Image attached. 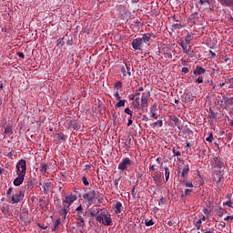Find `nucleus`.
<instances>
[{
  "instance_id": "nucleus-32",
  "label": "nucleus",
  "mask_w": 233,
  "mask_h": 233,
  "mask_svg": "<svg viewBox=\"0 0 233 233\" xmlns=\"http://www.w3.org/2000/svg\"><path fill=\"white\" fill-rule=\"evenodd\" d=\"M169 118H170V121L175 123V125H177V123H179V118H177V116H170Z\"/></svg>"
},
{
  "instance_id": "nucleus-53",
  "label": "nucleus",
  "mask_w": 233,
  "mask_h": 233,
  "mask_svg": "<svg viewBox=\"0 0 233 233\" xmlns=\"http://www.w3.org/2000/svg\"><path fill=\"white\" fill-rule=\"evenodd\" d=\"M12 190H13V188L12 187H9L8 188V190H7V192H6V196H7V198H11L12 196Z\"/></svg>"
},
{
  "instance_id": "nucleus-42",
  "label": "nucleus",
  "mask_w": 233,
  "mask_h": 233,
  "mask_svg": "<svg viewBox=\"0 0 233 233\" xmlns=\"http://www.w3.org/2000/svg\"><path fill=\"white\" fill-rule=\"evenodd\" d=\"M114 185H115V188H116V190H119V179L116 178V179L114 180Z\"/></svg>"
},
{
  "instance_id": "nucleus-2",
  "label": "nucleus",
  "mask_w": 233,
  "mask_h": 233,
  "mask_svg": "<svg viewBox=\"0 0 233 233\" xmlns=\"http://www.w3.org/2000/svg\"><path fill=\"white\" fill-rule=\"evenodd\" d=\"M150 97V91L142 93L141 100L139 97H136L131 103L135 110H147L148 108V98Z\"/></svg>"
},
{
  "instance_id": "nucleus-46",
  "label": "nucleus",
  "mask_w": 233,
  "mask_h": 233,
  "mask_svg": "<svg viewBox=\"0 0 233 233\" xmlns=\"http://www.w3.org/2000/svg\"><path fill=\"white\" fill-rule=\"evenodd\" d=\"M196 83L201 84L203 83V76H198V77L195 80Z\"/></svg>"
},
{
  "instance_id": "nucleus-31",
  "label": "nucleus",
  "mask_w": 233,
  "mask_h": 233,
  "mask_svg": "<svg viewBox=\"0 0 233 233\" xmlns=\"http://www.w3.org/2000/svg\"><path fill=\"white\" fill-rule=\"evenodd\" d=\"M127 103V100H119L116 104V108H121V106H125V104Z\"/></svg>"
},
{
  "instance_id": "nucleus-11",
  "label": "nucleus",
  "mask_w": 233,
  "mask_h": 233,
  "mask_svg": "<svg viewBox=\"0 0 233 233\" xmlns=\"http://www.w3.org/2000/svg\"><path fill=\"white\" fill-rule=\"evenodd\" d=\"M102 223L106 227H112L113 223H112V218H110V215H104Z\"/></svg>"
},
{
  "instance_id": "nucleus-45",
  "label": "nucleus",
  "mask_w": 233,
  "mask_h": 233,
  "mask_svg": "<svg viewBox=\"0 0 233 233\" xmlns=\"http://www.w3.org/2000/svg\"><path fill=\"white\" fill-rule=\"evenodd\" d=\"M126 68L127 71V76H132V68H130L127 64H126Z\"/></svg>"
},
{
  "instance_id": "nucleus-20",
  "label": "nucleus",
  "mask_w": 233,
  "mask_h": 233,
  "mask_svg": "<svg viewBox=\"0 0 233 233\" xmlns=\"http://www.w3.org/2000/svg\"><path fill=\"white\" fill-rule=\"evenodd\" d=\"M199 19V14L198 12H195L190 15L189 20L192 21L193 23H196Z\"/></svg>"
},
{
  "instance_id": "nucleus-34",
  "label": "nucleus",
  "mask_w": 233,
  "mask_h": 233,
  "mask_svg": "<svg viewBox=\"0 0 233 233\" xmlns=\"http://www.w3.org/2000/svg\"><path fill=\"white\" fill-rule=\"evenodd\" d=\"M57 141H65V135L63 133H58L56 135Z\"/></svg>"
},
{
  "instance_id": "nucleus-52",
  "label": "nucleus",
  "mask_w": 233,
  "mask_h": 233,
  "mask_svg": "<svg viewBox=\"0 0 233 233\" xmlns=\"http://www.w3.org/2000/svg\"><path fill=\"white\" fill-rule=\"evenodd\" d=\"M103 218H104V215L102 217L101 216L96 217V221H98V223H101V221L103 222Z\"/></svg>"
},
{
  "instance_id": "nucleus-16",
  "label": "nucleus",
  "mask_w": 233,
  "mask_h": 233,
  "mask_svg": "<svg viewBox=\"0 0 233 233\" xmlns=\"http://www.w3.org/2000/svg\"><path fill=\"white\" fill-rule=\"evenodd\" d=\"M66 206H64L63 208L59 211L60 216L64 217V219H66V216H68V209Z\"/></svg>"
},
{
  "instance_id": "nucleus-13",
  "label": "nucleus",
  "mask_w": 233,
  "mask_h": 233,
  "mask_svg": "<svg viewBox=\"0 0 233 233\" xmlns=\"http://www.w3.org/2000/svg\"><path fill=\"white\" fill-rule=\"evenodd\" d=\"M69 128H73V130H79V128H81V125L77 123V120H71L69 122Z\"/></svg>"
},
{
  "instance_id": "nucleus-18",
  "label": "nucleus",
  "mask_w": 233,
  "mask_h": 233,
  "mask_svg": "<svg viewBox=\"0 0 233 233\" xmlns=\"http://www.w3.org/2000/svg\"><path fill=\"white\" fill-rule=\"evenodd\" d=\"M220 5L223 6H232L233 7V0H218Z\"/></svg>"
},
{
  "instance_id": "nucleus-47",
  "label": "nucleus",
  "mask_w": 233,
  "mask_h": 233,
  "mask_svg": "<svg viewBox=\"0 0 233 233\" xmlns=\"http://www.w3.org/2000/svg\"><path fill=\"white\" fill-rule=\"evenodd\" d=\"M56 43H57V46H63V45H65V42H63V39H57V41H56Z\"/></svg>"
},
{
  "instance_id": "nucleus-40",
  "label": "nucleus",
  "mask_w": 233,
  "mask_h": 233,
  "mask_svg": "<svg viewBox=\"0 0 233 233\" xmlns=\"http://www.w3.org/2000/svg\"><path fill=\"white\" fill-rule=\"evenodd\" d=\"M121 86H123V83H121L120 81L116 82L114 86V88H116L117 90H119L121 88Z\"/></svg>"
},
{
  "instance_id": "nucleus-5",
  "label": "nucleus",
  "mask_w": 233,
  "mask_h": 233,
  "mask_svg": "<svg viewBox=\"0 0 233 233\" xmlns=\"http://www.w3.org/2000/svg\"><path fill=\"white\" fill-rule=\"evenodd\" d=\"M134 165V161H132L130 158L126 157L124 158L118 165V170H121L122 172H125L130 168L131 166Z\"/></svg>"
},
{
  "instance_id": "nucleus-43",
  "label": "nucleus",
  "mask_w": 233,
  "mask_h": 233,
  "mask_svg": "<svg viewBox=\"0 0 233 233\" xmlns=\"http://www.w3.org/2000/svg\"><path fill=\"white\" fill-rule=\"evenodd\" d=\"M190 194H192V189L187 188V189L185 190V192H184V195H182V198H183L184 196H190Z\"/></svg>"
},
{
  "instance_id": "nucleus-19",
  "label": "nucleus",
  "mask_w": 233,
  "mask_h": 233,
  "mask_svg": "<svg viewBox=\"0 0 233 233\" xmlns=\"http://www.w3.org/2000/svg\"><path fill=\"white\" fill-rule=\"evenodd\" d=\"M40 172L43 176H46V174H48V164H42L40 167Z\"/></svg>"
},
{
  "instance_id": "nucleus-27",
  "label": "nucleus",
  "mask_w": 233,
  "mask_h": 233,
  "mask_svg": "<svg viewBox=\"0 0 233 233\" xmlns=\"http://www.w3.org/2000/svg\"><path fill=\"white\" fill-rule=\"evenodd\" d=\"M5 134H9V136H12V134H14V128H12V126H7L5 128Z\"/></svg>"
},
{
  "instance_id": "nucleus-3",
  "label": "nucleus",
  "mask_w": 233,
  "mask_h": 233,
  "mask_svg": "<svg viewBox=\"0 0 233 233\" xmlns=\"http://www.w3.org/2000/svg\"><path fill=\"white\" fill-rule=\"evenodd\" d=\"M190 43H192V34L188 33L185 37L184 40L180 39L178 40V45L179 46H181L183 53L187 54L188 56V54H190V51L188 50V46L190 45Z\"/></svg>"
},
{
  "instance_id": "nucleus-35",
  "label": "nucleus",
  "mask_w": 233,
  "mask_h": 233,
  "mask_svg": "<svg viewBox=\"0 0 233 233\" xmlns=\"http://www.w3.org/2000/svg\"><path fill=\"white\" fill-rule=\"evenodd\" d=\"M125 114H127L128 116H130V117H132L134 112H132V110H130L129 107H127L125 110H124Z\"/></svg>"
},
{
  "instance_id": "nucleus-49",
  "label": "nucleus",
  "mask_w": 233,
  "mask_h": 233,
  "mask_svg": "<svg viewBox=\"0 0 233 233\" xmlns=\"http://www.w3.org/2000/svg\"><path fill=\"white\" fill-rule=\"evenodd\" d=\"M173 154H174V156H177V157L181 156V152L177 151V150H176V147H173Z\"/></svg>"
},
{
  "instance_id": "nucleus-10",
  "label": "nucleus",
  "mask_w": 233,
  "mask_h": 233,
  "mask_svg": "<svg viewBox=\"0 0 233 233\" xmlns=\"http://www.w3.org/2000/svg\"><path fill=\"white\" fill-rule=\"evenodd\" d=\"M24 189L26 192H30V190L34 189V181L32 179H28L24 183Z\"/></svg>"
},
{
  "instance_id": "nucleus-62",
  "label": "nucleus",
  "mask_w": 233,
  "mask_h": 233,
  "mask_svg": "<svg viewBox=\"0 0 233 233\" xmlns=\"http://www.w3.org/2000/svg\"><path fill=\"white\" fill-rule=\"evenodd\" d=\"M26 216H28L26 213L20 214V219H25V218H26Z\"/></svg>"
},
{
  "instance_id": "nucleus-28",
  "label": "nucleus",
  "mask_w": 233,
  "mask_h": 233,
  "mask_svg": "<svg viewBox=\"0 0 233 233\" xmlns=\"http://www.w3.org/2000/svg\"><path fill=\"white\" fill-rule=\"evenodd\" d=\"M225 99H227V96H222V100H216L215 101V105H218V106H223V103L225 101Z\"/></svg>"
},
{
  "instance_id": "nucleus-51",
  "label": "nucleus",
  "mask_w": 233,
  "mask_h": 233,
  "mask_svg": "<svg viewBox=\"0 0 233 233\" xmlns=\"http://www.w3.org/2000/svg\"><path fill=\"white\" fill-rule=\"evenodd\" d=\"M60 223H61V220L56 219V220L55 221V228H54L53 230H56V228H57V227H59Z\"/></svg>"
},
{
  "instance_id": "nucleus-39",
  "label": "nucleus",
  "mask_w": 233,
  "mask_h": 233,
  "mask_svg": "<svg viewBox=\"0 0 233 233\" xmlns=\"http://www.w3.org/2000/svg\"><path fill=\"white\" fill-rule=\"evenodd\" d=\"M145 225H146V227H152V225H154V220H152V219L146 220Z\"/></svg>"
},
{
  "instance_id": "nucleus-26",
  "label": "nucleus",
  "mask_w": 233,
  "mask_h": 233,
  "mask_svg": "<svg viewBox=\"0 0 233 233\" xmlns=\"http://www.w3.org/2000/svg\"><path fill=\"white\" fill-rule=\"evenodd\" d=\"M185 25L181 24H173L172 25V31L175 32V30H181Z\"/></svg>"
},
{
  "instance_id": "nucleus-8",
  "label": "nucleus",
  "mask_w": 233,
  "mask_h": 233,
  "mask_svg": "<svg viewBox=\"0 0 233 233\" xmlns=\"http://www.w3.org/2000/svg\"><path fill=\"white\" fill-rule=\"evenodd\" d=\"M84 199H87L89 205L94 203V199H96V190L90 189L87 193L83 195Z\"/></svg>"
},
{
  "instance_id": "nucleus-56",
  "label": "nucleus",
  "mask_w": 233,
  "mask_h": 233,
  "mask_svg": "<svg viewBox=\"0 0 233 233\" xmlns=\"http://www.w3.org/2000/svg\"><path fill=\"white\" fill-rule=\"evenodd\" d=\"M224 221H233V216H228L226 218H224Z\"/></svg>"
},
{
  "instance_id": "nucleus-59",
  "label": "nucleus",
  "mask_w": 233,
  "mask_h": 233,
  "mask_svg": "<svg viewBox=\"0 0 233 233\" xmlns=\"http://www.w3.org/2000/svg\"><path fill=\"white\" fill-rule=\"evenodd\" d=\"M132 123H134V121H132V116H130L127 121V127H131Z\"/></svg>"
},
{
  "instance_id": "nucleus-37",
  "label": "nucleus",
  "mask_w": 233,
  "mask_h": 233,
  "mask_svg": "<svg viewBox=\"0 0 233 233\" xmlns=\"http://www.w3.org/2000/svg\"><path fill=\"white\" fill-rule=\"evenodd\" d=\"M82 181H83L85 187H88V185H90V183L88 182V179L86 178V176H84V177H82Z\"/></svg>"
},
{
  "instance_id": "nucleus-29",
  "label": "nucleus",
  "mask_w": 233,
  "mask_h": 233,
  "mask_svg": "<svg viewBox=\"0 0 233 233\" xmlns=\"http://www.w3.org/2000/svg\"><path fill=\"white\" fill-rule=\"evenodd\" d=\"M164 170H165L166 181H168L170 177V169L168 167H164Z\"/></svg>"
},
{
  "instance_id": "nucleus-64",
  "label": "nucleus",
  "mask_w": 233,
  "mask_h": 233,
  "mask_svg": "<svg viewBox=\"0 0 233 233\" xmlns=\"http://www.w3.org/2000/svg\"><path fill=\"white\" fill-rule=\"evenodd\" d=\"M226 83H229V85H233V77L228 79V81H226Z\"/></svg>"
},
{
  "instance_id": "nucleus-36",
  "label": "nucleus",
  "mask_w": 233,
  "mask_h": 233,
  "mask_svg": "<svg viewBox=\"0 0 233 233\" xmlns=\"http://www.w3.org/2000/svg\"><path fill=\"white\" fill-rule=\"evenodd\" d=\"M206 141H208V143H212V141H214V135L210 133L208 137L206 138Z\"/></svg>"
},
{
  "instance_id": "nucleus-4",
  "label": "nucleus",
  "mask_w": 233,
  "mask_h": 233,
  "mask_svg": "<svg viewBox=\"0 0 233 233\" xmlns=\"http://www.w3.org/2000/svg\"><path fill=\"white\" fill-rule=\"evenodd\" d=\"M25 199V190H19L15 195L7 198V203L11 205H15V203H21Z\"/></svg>"
},
{
  "instance_id": "nucleus-17",
  "label": "nucleus",
  "mask_w": 233,
  "mask_h": 233,
  "mask_svg": "<svg viewBox=\"0 0 233 233\" xmlns=\"http://www.w3.org/2000/svg\"><path fill=\"white\" fill-rule=\"evenodd\" d=\"M188 172H190V167H188V165H186V167L182 169V173H181L182 179H185V177L188 176Z\"/></svg>"
},
{
  "instance_id": "nucleus-14",
  "label": "nucleus",
  "mask_w": 233,
  "mask_h": 233,
  "mask_svg": "<svg viewBox=\"0 0 233 233\" xmlns=\"http://www.w3.org/2000/svg\"><path fill=\"white\" fill-rule=\"evenodd\" d=\"M157 111V106L153 105L150 108V114H151V117H153L154 119L158 118L157 115L156 114Z\"/></svg>"
},
{
  "instance_id": "nucleus-30",
  "label": "nucleus",
  "mask_w": 233,
  "mask_h": 233,
  "mask_svg": "<svg viewBox=\"0 0 233 233\" xmlns=\"http://www.w3.org/2000/svg\"><path fill=\"white\" fill-rule=\"evenodd\" d=\"M210 113V117L212 119H215V121H218V113L214 112V110L210 109L209 110Z\"/></svg>"
},
{
  "instance_id": "nucleus-50",
  "label": "nucleus",
  "mask_w": 233,
  "mask_h": 233,
  "mask_svg": "<svg viewBox=\"0 0 233 233\" xmlns=\"http://www.w3.org/2000/svg\"><path fill=\"white\" fill-rule=\"evenodd\" d=\"M217 213H218V216H223V208H218L217 209Z\"/></svg>"
},
{
  "instance_id": "nucleus-23",
  "label": "nucleus",
  "mask_w": 233,
  "mask_h": 233,
  "mask_svg": "<svg viewBox=\"0 0 233 233\" xmlns=\"http://www.w3.org/2000/svg\"><path fill=\"white\" fill-rule=\"evenodd\" d=\"M150 127L152 128H156V127H158V128H161V127H163V120H157V122L150 124Z\"/></svg>"
},
{
  "instance_id": "nucleus-1",
  "label": "nucleus",
  "mask_w": 233,
  "mask_h": 233,
  "mask_svg": "<svg viewBox=\"0 0 233 233\" xmlns=\"http://www.w3.org/2000/svg\"><path fill=\"white\" fill-rule=\"evenodd\" d=\"M16 175L17 177L14 180L15 187H21L25 181V176H26V160L20 159L16 163Z\"/></svg>"
},
{
  "instance_id": "nucleus-25",
  "label": "nucleus",
  "mask_w": 233,
  "mask_h": 233,
  "mask_svg": "<svg viewBox=\"0 0 233 233\" xmlns=\"http://www.w3.org/2000/svg\"><path fill=\"white\" fill-rule=\"evenodd\" d=\"M153 179L156 183H161V174H158L157 171L155 172Z\"/></svg>"
},
{
  "instance_id": "nucleus-6",
  "label": "nucleus",
  "mask_w": 233,
  "mask_h": 233,
  "mask_svg": "<svg viewBox=\"0 0 233 233\" xmlns=\"http://www.w3.org/2000/svg\"><path fill=\"white\" fill-rule=\"evenodd\" d=\"M76 200L77 195L74 194L66 195L62 199L64 207H66L67 208H70V205H72V203Z\"/></svg>"
},
{
  "instance_id": "nucleus-54",
  "label": "nucleus",
  "mask_w": 233,
  "mask_h": 233,
  "mask_svg": "<svg viewBox=\"0 0 233 233\" xmlns=\"http://www.w3.org/2000/svg\"><path fill=\"white\" fill-rule=\"evenodd\" d=\"M205 3H208V5H210V0H199L200 5H205Z\"/></svg>"
},
{
  "instance_id": "nucleus-60",
  "label": "nucleus",
  "mask_w": 233,
  "mask_h": 233,
  "mask_svg": "<svg viewBox=\"0 0 233 233\" xmlns=\"http://www.w3.org/2000/svg\"><path fill=\"white\" fill-rule=\"evenodd\" d=\"M115 97L116 98L117 101H119V99H121V96H119V92H116L115 94Z\"/></svg>"
},
{
  "instance_id": "nucleus-7",
  "label": "nucleus",
  "mask_w": 233,
  "mask_h": 233,
  "mask_svg": "<svg viewBox=\"0 0 233 233\" xmlns=\"http://www.w3.org/2000/svg\"><path fill=\"white\" fill-rule=\"evenodd\" d=\"M131 46L134 50L141 52L143 50V39L141 37L133 39Z\"/></svg>"
},
{
  "instance_id": "nucleus-41",
  "label": "nucleus",
  "mask_w": 233,
  "mask_h": 233,
  "mask_svg": "<svg viewBox=\"0 0 233 233\" xmlns=\"http://www.w3.org/2000/svg\"><path fill=\"white\" fill-rule=\"evenodd\" d=\"M98 211L93 210L89 212L91 218H97Z\"/></svg>"
},
{
  "instance_id": "nucleus-9",
  "label": "nucleus",
  "mask_w": 233,
  "mask_h": 233,
  "mask_svg": "<svg viewBox=\"0 0 233 233\" xmlns=\"http://www.w3.org/2000/svg\"><path fill=\"white\" fill-rule=\"evenodd\" d=\"M212 163H214L215 168H225V161H223V158L221 157H214Z\"/></svg>"
},
{
  "instance_id": "nucleus-55",
  "label": "nucleus",
  "mask_w": 233,
  "mask_h": 233,
  "mask_svg": "<svg viewBox=\"0 0 233 233\" xmlns=\"http://www.w3.org/2000/svg\"><path fill=\"white\" fill-rule=\"evenodd\" d=\"M149 170H150V172H155V170H156V166L150 164V165H149Z\"/></svg>"
},
{
  "instance_id": "nucleus-24",
  "label": "nucleus",
  "mask_w": 233,
  "mask_h": 233,
  "mask_svg": "<svg viewBox=\"0 0 233 233\" xmlns=\"http://www.w3.org/2000/svg\"><path fill=\"white\" fill-rule=\"evenodd\" d=\"M115 208L116 214H121V208H123V204H121V202H116Z\"/></svg>"
},
{
  "instance_id": "nucleus-44",
  "label": "nucleus",
  "mask_w": 233,
  "mask_h": 233,
  "mask_svg": "<svg viewBox=\"0 0 233 233\" xmlns=\"http://www.w3.org/2000/svg\"><path fill=\"white\" fill-rule=\"evenodd\" d=\"M223 205H224V207H229L230 208H233L231 200L225 202Z\"/></svg>"
},
{
  "instance_id": "nucleus-38",
  "label": "nucleus",
  "mask_w": 233,
  "mask_h": 233,
  "mask_svg": "<svg viewBox=\"0 0 233 233\" xmlns=\"http://www.w3.org/2000/svg\"><path fill=\"white\" fill-rule=\"evenodd\" d=\"M224 101H226V105H233V96L226 98Z\"/></svg>"
},
{
  "instance_id": "nucleus-22",
  "label": "nucleus",
  "mask_w": 233,
  "mask_h": 233,
  "mask_svg": "<svg viewBox=\"0 0 233 233\" xmlns=\"http://www.w3.org/2000/svg\"><path fill=\"white\" fill-rule=\"evenodd\" d=\"M182 185H185L187 188H194V184L192 182H187V179L183 178L180 180Z\"/></svg>"
},
{
  "instance_id": "nucleus-61",
  "label": "nucleus",
  "mask_w": 233,
  "mask_h": 233,
  "mask_svg": "<svg viewBox=\"0 0 233 233\" xmlns=\"http://www.w3.org/2000/svg\"><path fill=\"white\" fill-rule=\"evenodd\" d=\"M17 56H18V57H21L22 59H25V54H23V52H18Z\"/></svg>"
},
{
  "instance_id": "nucleus-58",
  "label": "nucleus",
  "mask_w": 233,
  "mask_h": 233,
  "mask_svg": "<svg viewBox=\"0 0 233 233\" xmlns=\"http://www.w3.org/2000/svg\"><path fill=\"white\" fill-rule=\"evenodd\" d=\"M182 72H183V74H188V72H189L188 67H183Z\"/></svg>"
},
{
  "instance_id": "nucleus-48",
  "label": "nucleus",
  "mask_w": 233,
  "mask_h": 233,
  "mask_svg": "<svg viewBox=\"0 0 233 233\" xmlns=\"http://www.w3.org/2000/svg\"><path fill=\"white\" fill-rule=\"evenodd\" d=\"M201 220H198L196 223H195V225H196V227H197V228H198V230H199V228H201Z\"/></svg>"
},
{
  "instance_id": "nucleus-57",
  "label": "nucleus",
  "mask_w": 233,
  "mask_h": 233,
  "mask_svg": "<svg viewBox=\"0 0 233 233\" xmlns=\"http://www.w3.org/2000/svg\"><path fill=\"white\" fill-rule=\"evenodd\" d=\"M214 228H210V229H204V233H214Z\"/></svg>"
},
{
  "instance_id": "nucleus-63",
  "label": "nucleus",
  "mask_w": 233,
  "mask_h": 233,
  "mask_svg": "<svg viewBox=\"0 0 233 233\" xmlns=\"http://www.w3.org/2000/svg\"><path fill=\"white\" fill-rule=\"evenodd\" d=\"M76 210V212H82L83 206L80 205Z\"/></svg>"
},
{
  "instance_id": "nucleus-33",
  "label": "nucleus",
  "mask_w": 233,
  "mask_h": 233,
  "mask_svg": "<svg viewBox=\"0 0 233 233\" xmlns=\"http://www.w3.org/2000/svg\"><path fill=\"white\" fill-rule=\"evenodd\" d=\"M125 145L127 148H130V147H132V138L130 137H127V141L125 142Z\"/></svg>"
},
{
  "instance_id": "nucleus-15",
  "label": "nucleus",
  "mask_w": 233,
  "mask_h": 233,
  "mask_svg": "<svg viewBox=\"0 0 233 233\" xmlns=\"http://www.w3.org/2000/svg\"><path fill=\"white\" fill-rule=\"evenodd\" d=\"M140 38L142 39V43H149L150 39H152V35H150V33H146Z\"/></svg>"
},
{
  "instance_id": "nucleus-12",
  "label": "nucleus",
  "mask_w": 233,
  "mask_h": 233,
  "mask_svg": "<svg viewBox=\"0 0 233 233\" xmlns=\"http://www.w3.org/2000/svg\"><path fill=\"white\" fill-rule=\"evenodd\" d=\"M205 72H207V70L205 68H203L202 66H197L193 74L196 77H198V76H203V74H205Z\"/></svg>"
},
{
  "instance_id": "nucleus-21",
  "label": "nucleus",
  "mask_w": 233,
  "mask_h": 233,
  "mask_svg": "<svg viewBox=\"0 0 233 233\" xmlns=\"http://www.w3.org/2000/svg\"><path fill=\"white\" fill-rule=\"evenodd\" d=\"M76 221H77V227H85V218H83V216L78 215Z\"/></svg>"
}]
</instances>
